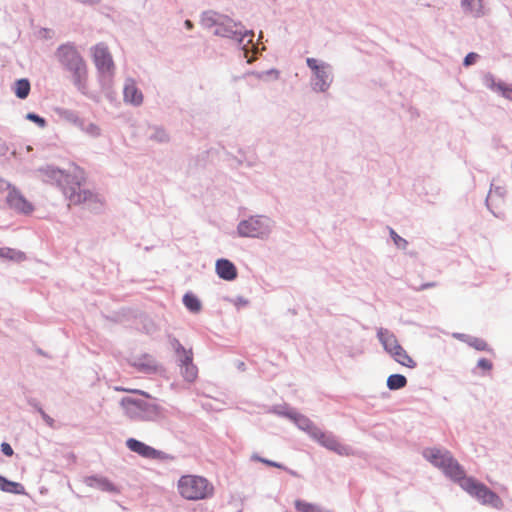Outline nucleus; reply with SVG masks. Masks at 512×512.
I'll return each mask as SVG.
<instances>
[{
  "label": "nucleus",
  "instance_id": "1",
  "mask_svg": "<svg viewBox=\"0 0 512 512\" xmlns=\"http://www.w3.org/2000/svg\"><path fill=\"white\" fill-rule=\"evenodd\" d=\"M37 177L43 182L55 184L68 194L66 185H75L69 188V200L72 204H83L91 211H97L102 207V202L99 197L88 190L80 189L79 180L74 181V178L66 171L61 170L53 165H46L36 170Z\"/></svg>",
  "mask_w": 512,
  "mask_h": 512
},
{
  "label": "nucleus",
  "instance_id": "2",
  "mask_svg": "<svg viewBox=\"0 0 512 512\" xmlns=\"http://www.w3.org/2000/svg\"><path fill=\"white\" fill-rule=\"evenodd\" d=\"M55 57L62 69L69 73L73 85L82 94H87L88 69L86 61L73 43L60 45Z\"/></svg>",
  "mask_w": 512,
  "mask_h": 512
},
{
  "label": "nucleus",
  "instance_id": "3",
  "mask_svg": "<svg viewBox=\"0 0 512 512\" xmlns=\"http://www.w3.org/2000/svg\"><path fill=\"white\" fill-rule=\"evenodd\" d=\"M120 404L125 415L133 421H157L164 416L161 406L145 399L125 397Z\"/></svg>",
  "mask_w": 512,
  "mask_h": 512
},
{
  "label": "nucleus",
  "instance_id": "4",
  "mask_svg": "<svg viewBox=\"0 0 512 512\" xmlns=\"http://www.w3.org/2000/svg\"><path fill=\"white\" fill-rule=\"evenodd\" d=\"M92 56L93 62L100 75L102 88L106 96L112 99L113 92L111 86L115 66L109 49L104 43H98L92 48Z\"/></svg>",
  "mask_w": 512,
  "mask_h": 512
},
{
  "label": "nucleus",
  "instance_id": "5",
  "mask_svg": "<svg viewBox=\"0 0 512 512\" xmlns=\"http://www.w3.org/2000/svg\"><path fill=\"white\" fill-rule=\"evenodd\" d=\"M423 457L434 467L443 471V473L455 482L463 478L464 470L460 464L453 458L447 450L437 448H426L423 451Z\"/></svg>",
  "mask_w": 512,
  "mask_h": 512
},
{
  "label": "nucleus",
  "instance_id": "6",
  "mask_svg": "<svg viewBox=\"0 0 512 512\" xmlns=\"http://www.w3.org/2000/svg\"><path fill=\"white\" fill-rule=\"evenodd\" d=\"M179 494L187 500H201L213 495L214 488L201 476L184 475L178 480Z\"/></svg>",
  "mask_w": 512,
  "mask_h": 512
},
{
  "label": "nucleus",
  "instance_id": "7",
  "mask_svg": "<svg viewBox=\"0 0 512 512\" xmlns=\"http://www.w3.org/2000/svg\"><path fill=\"white\" fill-rule=\"evenodd\" d=\"M275 222L264 215L251 216L238 223L237 233L240 237L266 240L270 237Z\"/></svg>",
  "mask_w": 512,
  "mask_h": 512
},
{
  "label": "nucleus",
  "instance_id": "8",
  "mask_svg": "<svg viewBox=\"0 0 512 512\" xmlns=\"http://www.w3.org/2000/svg\"><path fill=\"white\" fill-rule=\"evenodd\" d=\"M377 338L385 352L388 353L394 361L410 369H414L417 366L413 358L410 357L406 350L399 344L394 333L381 327L377 330Z\"/></svg>",
  "mask_w": 512,
  "mask_h": 512
},
{
  "label": "nucleus",
  "instance_id": "9",
  "mask_svg": "<svg viewBox=\"0 0 512 512\" xmlns=\"http://www.w3.org/2000/svg\"><path fill=\"white\" fill-rule=\"evenodd\" d=\"M306 64L311 70L310 86L314 92L325 93L333 83V68L322 60L312 57L306 59Z\"/></svg>",
  "mask_w": 512,
  "mask_h": 512
},
{
  "label": "nucleus",
  "instance_id": "10",
  "mask_svg": "<svg viewBox=\"0 0 512 512\" xmlns=\"http://www.w3.org/2000/svg\"><path fill=\"white\" fill-rule=\"evenodd\" d=\"M213 34L234 40L242 49L246 51L247 45L252 43L254 32L246 30L240 22H235L231 18L224 16L217 29L213 30Z\"/></svg>",
  "mask_w": 512,
  "mask_h": 512
},
{
  "label": "nucleus",
  "instance_id": "11",
  "mask_svg": "<svg viewBox=\"0 0 512 512\" xmlns=\"http://www.w3.org/2000/svg\"><path fill=\"white\" fill-rule=\"evenodd\" d=\"M458 483L463 490L475 497L483 505H490L494 508L502 506L501 498L486 485L476 481L474 478L466 477L464 474Z\"/></svg>",
  "mask_w": 512,
  "mask_h": 512
},
{
  "label": "nucleus",
  "instance_id": "12",
  "mask_svg": "<svg viewBox=\"0 0 512 512\" xmlns=\"http://www.w3.org/2000/svg\"><path fill=\"white\" fill-rule=\"evenodd\" d=\"M313 440L340 456H349L352 454V449L349 446L340 443L332 433L324 432L321 429L316 432Z\"/></svg>",
  "mask_w": 512,
  "mask_h": 512
},
{
  "label": "nucleus",
  "instance_id": "13",
  "mask_svg": "<svg viewBox=\"0 0 512 512\" xmlns=\"http://www.w3.org/2000/svg\"><path fill=\"white\" fill-rule=\"evenodd\" d=\"M7 204L10 208L23 214H29L34 210L30 203L15 187H12L6 197Z\"/></svg>",
  "mask_w": 512,
  "mask_h": 512
},
{
  "label": "nucleus",
  "instance_id": "14",
  "mask_svg": "<svg viewBox=\"0 0 512 512\" xmlns=\"http://www.w3.org/2000/svg\"><path fill=\"white\" fill-rule=\"evenodd\" d=\"M123 100L132 106H141L144 100L142 91L137 87L134 79L126 78L123 86Z\"/></svg>",
  "mask_w": 512,
  "mask_h": 512
},
{
  "label": "nucleus",
  "instance_id": "15",
  "mask_svg": "<svg viewBox=\"0 0 512 512\" xmlns=\"http://www.w3.org/2000/svg\"><path fill=\"white\" fill-rule=\"evenodd\" d=\"M181 374L183 378L188 382H193L198 375V369L193 364V352L188 349V355L178 359Z\"/></svg>",
  "mask_w": 512,
  "mask_h": 512
},
{
  "label": "nucleus",
  "instance_id": "16",
  "mask_svg": "<svg viewBox=\"0 0 512 512\" xmlns=\"http://www.w3.org/2000/svg\"><path fill=\"white\" fill-rule=\"evenodd\" d=\"M215 270L218 277L226 281H232L237 277V269L228 259H218L215 264Z\"/></svg>",
  "mask_w": 512,
  "mask_h": 512
},
{
  "label": "nucleus",
  "instance_id": "17",
  "mask_svg": "<svg viewBox=\"0 0 512 512\" xmlns=\"http://www.w3.org/2000/svg\"><path fill=\"white\" fill-rule=\"evenodd\" d=\"M460 6L464 14L473 18H481L486 15L483 0H460Z\"/></svg>",
  "mask_w": 512,
  "mask_h": 512
},
{
  "label": "nucleus",
  "instance_id": "18",
  "mask_svg": "<svg viewBox=\"0 0 512 512\" xmlns=\"http://www.w3.org/2000/svg\"><path fill=\"white\" fill-rule=\"evenodd\" d=\"M84 483L91 488H95L104 492L114 494L119 493L117 487L105 477L89 476L85 478Z\"/></svg>",
  "mask_w": 512,
  "mask_h": 512
},
{
  "label": "nucleus",
  "instance_id": "19",
  "mask_svg": "<svg viewBox=\"0 0 512 512\" xmlns=\"http://www.w3.org/2000/svg\"><path fill=\"white\" fill-rule=\"evenodd\" d=\"M126 446L132 452H135V453L141 455L142 457H146V458L153 459V458H156L159 454V452L156 449H154L153 447L148 446L145 443H143L137 439H134V438H129L126 441Z\"/></svg>",
  "mask_w": 512,
  "mask_h": 512
},
{
  "label": "nucleus",
  "instance_id": "20",
  "mask_svg": "<svg viewBox=\"0 0 512 512\" xmlns=\"http://www.w3.org/2000/svg\"><path fill=\"white\" fill-rule=\"evenodd\" d=\"M291 420L297 425V427L306 433L313 439L316 432L320 428H318L308 417L305 415H302L295 411V413H292Z\"/></svg>",
  "mask_w": 512,
  "mask_h": 512
},
{
  "label": "nucleus",
  "instance_id": "21",
  "mask_svg": "<svg viewBox=\"0 0 512 512\" xmlns=\"http://www.w3.org/2000/svg\"><path fill=\"white\" fill-rule=\"evenodd\" d=\"M225 15H221L214 11H205L201 15V25L204 28L207 29H217V26H219L220 22L223 21Z\"/></svg>",
  "mask_w": 512,
  "mask_h": 512
},
{
  "label": "nucleus",
  "instance_id": "22",
  "mask_svg": "<svg viewBox=\"0 0 512 512\" xmlns=\"http://www.w3.org/2000/svg\"><path fill=\"white\" fill-rule=\"evenodd\" d=\"M0 490L6 493H12L16 495L24 494L25 488L21 483L10 481L7 478L0 475Z\"/></svg>",
  "mask_w": 512,
  "mask_h": 512
},
{
  "label": "nucleus",
  "instance_id": "23",
  "mask_svg": "<svg viewBox=\"0 0 512 512\" xmlns=\"http://www.w3.org/2000/svg\"><path fill=\"white\" fill-rule=\"evenodd\" d=\"M55 114L63 121H66L74 126H78L81 118L78 116V113L74 110L57 107L54 109Z\"/></svg>",
  "mask_w": 512,
  "mask_h": 512
},
{
  "label": "nucleus",
  "instance_id": "24",
  "mask_svg": "<svg viewBox=\"0 0 512 512\" xmlns=\"http://www.w3.org/2000/svg\"><path fill=\"white\" fill-rule=\"evenodd\" d=\"M77 127L84 134L94 139L100 137L102 134L101 128L96 123L90 122L83 118H81Z\"/></svg>",
  "mask_w": 512,
  "mask_h": 512
},
{
  "label": "nucleus",
  "instance_id": "25",
  "mask_svg": "<svg viewBox=\"0 0 512 512\" xmlns=\"http://www.w3.org/2000/svg\"><path fill=\"white\" fill-rule=\"evenodd\" d=\"M139 371L144 373H154L157 370L156 361L150 356H144L136 360L133 364Z\"/></svg>",
  "mask_w": 512,
  "mask_h": 512
},
{
  "label": "nucleus",
  "instance_id": "26",
  "mask_svg": "<svg viewBox=\"0 0 512 512\" xmlns=\"http://www.w3.org/2000/svg\"><path fill=\"white\" fill-rule=\"evenodd\" d=\"M148 138L157 143H167L170 140L169 134L161 126H150Z\"/></svg>",
  "mask_w": 512,
  "mask_h": 512
},
{
  "label": "nucleus",
  "instance_id": "27",
  "mask_svg": "<svg viewBox=\"0 0 512 512\" xmlns=\"http://www.w3.org/2000/svg\"><path fill=\"white\" fill-rule=\"evenodd\" d=\"M386 384L390 390H399L407 385V378L402 374H391Z\"/></svg>",
  "mask_w": 512,
  "mask_h": 512
},
{
  "label": "nucleus",
  "instance_id": "28",
  "mask_svg": "<svg viewBox=\"0 0 512 512\" xmlns=\"http://www.w3.org/2000/svg\"><path fill=\"white\" fill-rule=\"evenodd\" d=\"M30 92V82L28 79L22 78L15 82L14 93L19 99H25Z\"/></svg>",
  "mask_w": 512,
  "mask_h": 512
},
{
  "label": "nucleus",
  "instance_id": "29",
  "mask_svg": "<svg viewBox=\"0 0 512 512\" xmlns=\"http://www.w3.org/2000/svg\"><path fill=\"white\" fill-rule=\"evenodd\" d=\"M183 304L192 313H198L202 308L200 300L192 293H186L184 295Z\"/></svg>",
  "mask_w": 512,
  "mask_h": 512
},
{
  "label": "nucleus",
  "instance_id": "30",
  "mask_svg": "<svg viewBox=\"0 0 512 512\" xmlns=\"http://www.w3.org/2000/svg\"><path fill=\"white\" fill-rule=\"evenodd\" d=\"M297 512H325L319 505L297 499L294 502Z\"/></svg>",
  "mask_w": 512,
  "mask_h": 512
},
{
  "label": "nucleus",
  "instance_id": "31",
  "mask_svg": "<svg viewBox=\"0 0 512 512\" xmlns=\"http://www.w3.org/2000/svg\"><path fill=\"white\" fill-rule=\"evenodd\" d=\"M2 251L3 252L1 253L2 255H0V258L10 259L17 262L25 259V254L21 251L5 247L2 249Z\"/></svg>",
  "mask_w": 512,
  "mask_h": 512
},
{
  "label": "nucleus",
  "instance_id": "32",
  "mask_svg": "<svg viewBox=\"0 0 512 512\" xmlns=\"http://www.w3.org/2000/svg\"><path fill=\"white\" fill-rule=\"evenodd\" d=\"M484 85L492 91L500 93L504 87L503 82H497L494 76L490 73L486 74L483 78Z\"/></svg>",
  "mask_w": 512,
  "mask_h": 512
},
{
  "label": "nucleus",
  "instance_id": "33",
  "mask_svg": "<svg viewBox=\"0 0 512 512\" xmlns=\"http://www.w3.org/2000/svg\"><path fill=\"white\" fill-rule=\"evenodd\" d=\"M170 344L173 350L175 351L177 359L188 355V350L179 342L178 339L172 338L170 340Z\"/></svg>",
  "mask_w": 512,
  "mask_h": 512
},
{
  "label": "nucleus",
  "instance_id": "34",
  "mask_svg": "<svg viewBox=\"0 0 512 512\" xmlns=\"http://www.w3.org/2000/svg\"><path fill=\"white\" fill-rule=\"evenodd\" d=\"M390 236L394 244L400 249H406L408 242L406 239L399 236L392 228H390Z\"/></svg>",
  "mask_w": 512,
  "mask_h": 512
},
{
  "label": "nucleus",
  "instance_id": "35",
  "mask_svg": "<svg viewBox=\"0 0 512 512\" xmlns=\"http://www.w3.org/2000/svg\"><path fill=\"white\" fill-rule=\"evenodd\" d=\"M468 344L479 351L487 350V343L480 338L476 337H469V340L467 341Z\"/></svg>",
  "mask_w": 512,
  "mask_h": 512
},
{
  "label": "nucleus",
  "instance_id": "36",
  "mask_svg": "<svg viewBox=\"0 0 512 512\" xmlns=\"http://www.w3.org/2000/svg\"><path fill=\"white\" fill-rule=\"evenodd\" d=\"M272 412L291 420V415L295 413V410L287 406H276L272 409Z\"/></svg>",
  "mask_w": 512,
  "mask_h": 512
},
{
  "label": "nucleus",
  "instance_id": "37",
  "mask_svg": "<svg viewBox=\"0 0 512 512\" xmlns=\"http://www.w3.org/2000/svg\"><path fill=\"white\" fill-rule=\"evenodd\" d=\"M26 119L36 123L40 128H45L47 125V122L43 117L32 112L26 114Z\"/></svg>",
  "mask_w": 512,
  "mask_h": 512
},
{
  "label": "nucleus",
  "instance_id": "38",
  "mask_svg": "<svg viewBox=\"0 0 512 512\" xmlns=\"http://www.w3.org/2000/svg\"><path fill=\"white\" fill-rule=\"evenodd\" d=\"M227 300L230 301L231 303H233L236 307L247 306L249 303V301L242 296H238L233 299L228 298Z\"/></svg>",
  "mask_w": 512,
  "mask_h": 512
},
{
  "label": "nucleus",
  "instance_id": "39",
  "mask_svg": "<svg viewBox=\"0 0 512 512\" xmlns=\"http://www.w3.org/2000/svg\"><path fill=\"white\" fill-rule=\"evenodd\" d=\"M478 57H479L478 54H476L474 52L468 53L464 58L463 65L470 66V65L474 64Z\"/></svg>",
  "mask_w": 512,
  "mask_h": 512
},
{
  "label": "nucleus",
  "instance_id": "40",
  "mask_svg": "<svg viewBox=\"0 0 512 512\" xmlns=\"http://www.w3.org/2000/svg\"><path fill=\"white\" fill-rule=\"evenodd\" d=\"M477 366L483 370H491L493 365H492V362L486 358H481L478 360L477 362Z\"/></svg>",
  "mask_w": 512,
  "mask_h": 512
},
{
  "label": "nucleus",
  "instance_id": "41",
  "mask_svg": "<svg viewBox=\"0 0 512 512\" xmlns=\"http://www.w3.org/2000/svg\"><path fill=\"white\" fill-rule=\"evenodd\" d=\"M1 451H2V453L4 455L9 456V457L12 456L13 453H14V451H13L12 447L10 446V444H8L6 442H3L1 444Z\"/></svg>",
  "mask_w": 512,
  "mask_h": 512
},
{
  "label": "nucleus",
  "instance_id": "42",
  "mask_svg": "<svg viewBox=\"0 0 512 512\" xmlns=\"http://www.w3.org/2000/svg\"><path fill=\"white\" fill-rule=\"evenodd\" d=\"M500 93L502 94L503 97H505L509 100H512V87L507 86L504 83V87H503V89H501Z\"/></svg>",
  "mask_w": 512,
  "mask_h": 512
},
{
  "label": "nucleus",
  "instance_id": "43",
  "mask_svg": "<svg viewBox=\"0 0 512 512\" xmlns=\"http://www.w3.org/2000/svg\"><path fill=\"white\" fill-rule=\"evenodd\" d=\"M251 460H252V461H255V462H261V463L266 464V465H268V464H269V462H270V460H269V459L263 458V457L259 456V455H258V454H256V453L252 454V456H251Z\"/></svg>",
  "mask_w": 512,
  "mask_h": 512
},
{
  "label": "nucleus",
  "instance_id": "44",
  "mask_svg": "<svg viewBox=\"0 0 512 512\" xmlns=\"http://www.w3.org/2000/svg\"><path fill=\"white\" fill-rule=\"evenodd\" d=\"M11 188L12 187H11L10 183H8L7 181H5V180L0 178V191L4 190V189H9L10 190Z\"/></svg>",
  "mask_w": 512,
  "mask_h": 512
},
{
  "label": "nucleus",
  "instance_id": "45",
  "mask_svg": "<svg viewBox=\"0 0 512 512\" xmlns=\"http://www.w3.org/2000/svg\"><path fill=\"white\" fill-rule=\"evenodd\" d=\"M435 286H436L435 282H428V283H425V284L421 285L419 288H416V290L420 291V290H424V289H427V288H432V287H435Z\"/></svg>",
  "mask_w": 512,
  "mask_h": 512
},
{
  "label": "nucleus",
  "instance_id": "46",
  "mask_svg": "<svg viewBox=\"0 0 512 512\" xmlns=\"http://www.w3.org/2000/svg\"><path fill=\"white\" fill-rule=\"evenodd\" d=\"M268 466L275 467V468H278V469H286V466H284L283 464L275 462V461H272V460H270Z\"/></svg>",
  "mask_w": 512,
  "mask_h": 512
},
{
  "label": "nucleus",
  "instance_id": "47",
  "mask_svg": "<svg viewBox=\"0 0 512 512\" xmlns=\"http://www.w3.org/2000/svg\"><path fill=\"white\" fill-rule=\"evenodd\" d=\"M39 412L41 413L43 419L48 423L51 424L53 422V419L50 418L41 408H39Z\"/></svg>",
  "mask_w": 512,
  "mask_h": 512
},
{
  "label": "nucleus",
  "instance_id": "48",
  "mask_svg": "<svg viewBox=\"0 0 512 512\" xmlns=\"http://www.w3.org/2000/svg\"><path fill=\"white\" fill-rule=\"evenodd\" d=\"M184 25H185L186 29H188V30H191L193 28V23L190 20H186L184 22Z\"/></svg>",
  "mask_w": 512,
  "mask_h": 512
},
{
  "label": "nucleus",
  "instance_id": "49",
  "mask_svg": "<svg viewBox=\"0 0 512 512\" xmlns=\"http://www.w3.org/2000/svg\"><path fill=\"white\" fill-rule=\"evenodd\" d=\"M285 471H287L290 475L294 476V477H298V473L294 470H291L289 469L288 467H286V469H284Z\"/></svg>",
  "mask_w": 512,
  "mask_h": 512
},
{
  "label": "nucleus",
  "instance_id": "50",
  "mask_svg": "<svg viewBox=\"0 0 512 512\" xmlns=\"http://www.w3.org/2000/svg\"><path fill=\"white\" fill-rule=\"evenodd\" d=\"M263 74H274L276 78L278 77V71H277V70H274V69H271V70H269V71H266V72H264Z\"/></svg>",
  "mask_w": 512,
  "mask_h": 512
},
{
  "label": "nucleus",
  "instance_id": "51",
  "mask_svg": "<svg viewBox=\"0 0 512 512\" xmlns=\"http://www.w3.org/2000/svg\"><path fill=\"white\" fill-rule=\"evenodd\" d=\"M136 392H138V393H140L141 395H144V396H146V397H149V395H148L147 393L143 392V391H138V390H137Z\"/></svg>",
  "mask_w": 512,
  "mask_h": 512
},
{
  "label": "nucleus",
  "instance_id": "52",
  "mask_svg": "<svg viewBox=\"0 0 512 512\" xmlns=\"http://www.w3.org/2000/svg\"><path fill=\"white\" fill-rule=\"evenodd\" d=\"M244 366H245V365H244V363H243V362H241V363L239 364V368H240V369H244Z\"/></svg>",
  "mask_w": 512,
  "mask_h": 512
},
{
  "label": "nucleus",
  "instance_id": "53",
  "mask_svg": "<svg viewBox=\"0 0 512 512\" xmlns=\"http://www.w3.org/2000/svg\"><path fill=\"white\" fill-rule=\"evenodd\" d=\"M2 249H3V248H2V247H0V254L3 252V251H2Z\"/></svg>",
  "mask_w": 512,
  "mask_h": 512
},
{
  "label": "nucleus",
  "instance_id": "54",
  "mask_svg": "<svg viewBox=\"0 0 512 512\" xmlns=\"http://www.w3.org/2000/svg\"><path fill=\"white\" fill-rule=\"evenodd\" d=\"M325 512H333V511H326V510H325Z\"/></svg>",
  "mask_w": 512,
  "mask_h": 512
}]
</instances>
